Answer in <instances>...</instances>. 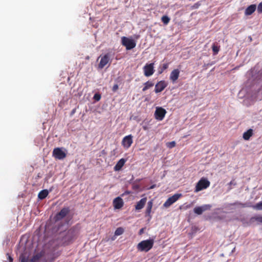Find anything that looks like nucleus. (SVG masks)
I'll return each mask as SVG.
<instances>
[{"instance_id": "nucleus-1", "label": "nucleus", "mask_w": 262, "mask_h": 262, "mask_svg": "<svg viewBox=\"0 0 262 262\" xmlns=\"http://www.w3.org/2000/svg\"><path fill=\"white\" fill-rule=\"evenodd\" d=\"M80 230L81 227L79 224H77L69 229L61 238L63 245L68 246L73 243L78 238Z\"/></svg>"}, {"instance_id": "nucleus-2", "label": "nucleus", "mask_w": 262, "mask_h": 262, "mask_svg": "<svg viewBox=\"0 0 262 262\" xmlns=\"http://www.w3.org/2000/svg\"><path fill=\"white\" fill-rule=\"evenodd\" d=\"M154 244V239L150 238L140 242L137 246L138 251L147 252L152 249Z\"/></svg>"}, {"instance_id": "nucleus-3", "label": "nucleus", "mask_w": 262, "mask_h": 262, "mask_svg": "<svg viewBox=\"0 0 262 262\" xmlns=\"http://www.w3.org/2000/svg\"><path fill=\"white\" fill-rule=\"evenodd\" d=\"M210 184V182L207 178H202L196 183L194 192H198L203 189L207 188Z\"/></svg>"}, {"instance_id": "nucleus-4", "label": "nucleus", "mask_w": 262, "mask_h": 262, "mask_svg": "<svg viewBox=\"0 0 262 262\" xmlns=\"http://www.w3.org/2000/svg\"><path fill=\"white\" fill-rule=\"evenodd\" d=\"M122 45L125 47L126 50H129L134 48L136 46V42L132 39L123 36L121 38Z\"/></svg>"}, {"instance_id": "nucleus-5", "label": "nucleus", "mask_w": 262, "mask_h": 262, "mask_svg": "<svg viewBox=\"0 0 262 262\" xmlns=\"http://www.w3.org/2000/svg\"><path fill=\"white\" fill-rule=\"evenodd\" d=\"M143 69L145 76L149 77L151 76L155 72L154 63H146Z\"/></svg>"}, {"instance_id": "nucleus-6", "label": "nucleus", "mask_w": 262, "mask_h": 262, "mask_svg": "<svg viewBox=\"0 0 262 262\" xmlns=\"http://www.w3.org/2000/svg\"><path fill=\"white\" fill-rule=\"evenodd\" d=\"M53 156L57 159H63L66 157V152L61 148L56 147L53 149Z\"/></svg>"}, {"instance_id": "nucleus-7", "label": "nucleus", "mask_w": 262, "mask_h": 262, "mask_svg": "<svg viewBox=\"0 0 262 262\" xmlns=\"http://www.w3.org/2000/svg\"><path fill=\"white\" fill-rule=\"evenodd\" d=\"M181 196H182L181 194H179V193L174 194L172 196L169 197L166 201V202L163 204V206L165 208H168L173 203L176 202Z\"/></svg>"}, {"instance_id": "nucleus-8", "label": "nucleus", "mask_w": 262, "mask_h": 262, "mask_svg": "<svg viewBox=\"0 0 262 262\" xmlns=\"http://www.w3.org/2000/svg\"><path fill=\"white\" fill-rule=\"evenodd\" d=\"M101 57L100 62L98 64V69H102L107 63L111 62L110 55L109 54H106L103 56H100Z\"/></svg>"}, {"instance_id": "nucleus-9", "label": "nucleus", "mask_w": 262, "mask_h": 262, "mask_svg": "<svg viewBox=\"0 0 262 262\" xmlns=\"http://www.w3.org/2000/svg\"><path fill=\"white\" fill-rule=\"evenodd\" d=\"M133 137L132 135H129L123 138L121 144L124 148L128 149L130 147L133 142Z\"/></svg>"}, {"instance_id": "nucleus-10", "label": "nucleus", "mask_w": 262, "mask_h": 262, "mask_svg": "<svg viewBox=\"0 0 262 262\" xmlns=\"http://www.w3.org/2000/svg\"><path fill=\"white\" fill-rule=\"evenodd\" d=\"M70 212L69 208H63L55 216V221H58L63 219Z\"/></svg>"}, {"instance_id": "nucleus-11", "label": "nucleus", "mask_w": 262, "mask_h": 262, "mask_svg": "<svg viewBox=\"0 0 262 262\" xmlns=\"http://www.w3.org/2000/svg\"><path fill=\"white\" fill-rule=\"evenodd\" d=\"M166 113V111L164 108L162 107H158L155 111V117L159 120H162L164 118Z\"/></svg>"}, {"instance_id": "nucleus-12", "label": "nucleus", "mask_w": 262, "mask_h": 262, "mask_svg": "<svg viewBox=\"0 0 262 262\" xmlns=\"http://www.w3.org/2000/svg\"><path fill=\"white\" fill-rule=\"evenodd\" d=\"M211 207V205L209 204L196 207L194 208V212L196 214L200 215L202 214L204 211L210 210Z\"/></svg>"}, {"instance_id": "nucleus-13", "label": "nucleus", "mask_w": 262, "mask_h": 262, "mask_svg": "<svg viewBox=\"0 0 262 262\" xmlns=\"http://www.w3.org/2000/svg\"><path fill=\"white\" fill-rule=\"evenodd\" d=\"M167 83L164 80H162L158 82L155 85V93H158L161 92L162 91L164 90V89L167 86Z\"/></svg>"}, {"instance_id": "nucleus-14", "label": "nucleus", "mask_w": 262, "mask_h": 262, "mask_svg": "<svg viewBox=\"0 0 262 262\" xmlns=\"http://www.w3.org/2000/svg\"><path fill=\"white\" fill-rule=\"evenodd\" d=\"M180 73V70L178 69H174L171 71L170 74L169 79L172 83H174L177 80L179 77Z\"/></svg>"}, {"instance_id": "nucleus-15", "label": "nucleus", "mask_w": 262, "mask_h": 262, "mask_svg": "<svg viewBox=\"0 0 262 262\" xmlns=\"http://www.w3.org/2000/svg\"><path fill=\"white\" fill-rule=\"evenodd\" d=\"M113 205L115 209H120L123 206V200L120 197L115 198L113 201Z\"/></svg>"}, {"instance_id": "nucleus-16", "label": "nucleus", "mask_w": 262, "mask_h": 262, "mask_svg": "<svg viewBox=\"0 0 262 262\" xmlns=\"http://www.w3.org/2000/svg\"><path fill=\"white\" fill-rule=\"evenodd\" d=\"M126 162V160L122 158L120 159L116 164V165L114 167V169L115 171H119L121 169L122 167L124 166L125 163Z\"/></svg>"}, {"instance_id": "nucleus-17", "label": "nucleus", "mask_w": 262, "mask_h": 262, "mask_svg": "<svg viewBox=\"0 0 262 262\" xmlns=\"http://www.w3.org/2000/svg\"><path fill=\"white\" fill-rule=\"evenodd\" d=\"M146 200L147 199L144 198L141 199L139 202H138L136 205L135 206L136 209L139 210L142 209L146 204Z\"/></svg>"}, {"instance_id": "nucleus-18", "label": "nucleus", "mask_w": 262, "mask_h": 262, "mask_svg": "<svg viewBox=\"0 0 262 262\" xmlns=\"http://www.w3.org/2000/svg\"><path fill=\"white\" fill-rule=\"evenodd\" d=\"M256 7L255 5H251L248 7L245 11L246 15H250L252 14L256 10Z\"/></svg>"}, {"instance_id": "nucleus-19", "label": "nucleus", "mask_w": 262, "mask_h": 262, "mask_svg": "<svg viewBox=\"0 0 262 262\" xmlns=\"http://www.w3.org/2000/svg\"><path fill=\"white\" fill-rule=\"evenodd\" d=\"M253 135V130L252 129H249L248 130L244 133L243 137L244 140H248Z\"/></svg>"}, {"instance_id": "nucleus-20", "label": "nucleus", "mask_w": 262, "mask_h": 262, "mask_svg": "<svg viewBox=\"0 0 262 262\" xmlns=\"http://www.w3.org/2000/svg\"><path fill=\"white\" fill-rule=\"evenodd\" d=\"M48 194H49V192H48V190L44 189V190L40 191L39 192V193L38 194V197L40 200H43L47 196Z\"/></svg>"}, {"instance_id": "nucleus-21", "label": "nucleus", "mask_w": 262, "mask_h": 262, "mask_svg": "<svg viewBox=\"0 0 262 262\" xmlns=\"http://www.w3.org/2000/svg\"><path fill=\"white\" fill-rule=\"evenodd\" d=\"M144 86L143 87L142 89V91L145 92L147 90L150 89V88L152 87L154 85V83L150 81H148L144 83Z\"/></svg>"}, {"instance_id": "nucleus-22", "label": "nucleus", "mask_w": 262, "mask_h": 262, "mask_svg": "<svg viewBox=\"0 0 262 262\" xmlns=\"http://www.w3.org/2000/svg\"><path fill=\"white\" fill-rule=\"evenodd\" d=\"M43 256V254L41 252L38 253L34 255L32 258L31 259L30 261H39V259L42 257Z\"/></svg>"}, {"instance_id": "nucleus-23", "label": "nucleus", "mask_w": 262, "mask_h": 262, "mask_svg": "<svg viewBox=\"0 0 262 262\" xmlns=\"http://www.w3.org/2000/svg\"><path fill=\"white\" fill-rule=\"evenodd\" d=\"M152 205L153 204L151 201H149L147 203V206L146 209V214L148 215H149L151 213Z\"/></svg>"}, {"instance_id": "nucleus-24", "label": "nucleus", "mask_w": 262, "mask_h": 262, "mask_svg": "<svg viewBox=\"0 0 262 262\" xmlns=\"http://www.w3.org/2000/svg\"><path fill=\"white\" fill-rule=\"evenodd\" d=\"M20 262H28V256L25 253H22L20 255L19 258Z\"/></svg>"}, {"instance_id": "nucleus-25", "label": "nucleus", "mask_w": 262, "mask_h": 262, "mask_svg": "<svg viewBox=\"0 0 262 262\" xmlns=\"http://www.w3.org/2000/svg\"><path fill=\"white\" fill-rule=\"evenodd\" d=\"M220 46H217L216 43H213L212 46V49L213 52V54L216 55L218 54L219 51H220Z\"/></svg>"}, {"instance_id": "nucleus-26", "label": "nucleus", "mask_w": 262, "mask_h": 262, "mask_svg": "<svg viewBox=\"0 0 262 262\" xmlns=\"http://www.w3.org/2000/svg\"><path fill=\"white\" fill-rule=\"evenodd\" d=\"M251 221L252 222L256 221L258 223H262V216L256 215V216H253L251 219Z\"/></svg>"}, {"instance_id": "nucleus-27", "label": "nucleus", "mask_w": 262, "mask_h": 262, "mask_svg": "<svg viewBox=\"0 0 262 262\" xmlns=\"http://www.w3.org/2000/svg\"><path fill=\"white\" fill-rule=\"evenodd\" d=\"M162 21L165 25H167L170 21V18L166 15H164L161 18Z\"/></svg>"}, {"instance_id": "nucleus-28", "label": "nucleus", "mask_w": 262, "mask_h": 262, "mask_svg": "<svg viewBox=\"0 0 262 262\" xmlns=\"http://www.w3.org/2000/svg\"><path fill=\"white\" fill-rule=\"evenodd\" d=\"M124 232V229L122 227H119L115 230V235L118 236L122 234Z\"/></svg>"}, {"instance_id": "nucleus-29", "label": "nucleus", "mask_w": 262, "mask_h": 262, "mask_svg": "<svg viewBox=\"0 0 262 262\" xmlns=\"http://www.w3.org/2000/svg\"><path fill=\"white\" fill-rule=\"evenodd\" d=\"M252 207L254 209L262 210V201L257 203L256 204L252 206Z\"/></svg>"}, {"instance_id": "nucleus-30", "label": "nucleus", "mask_w": 262, "mask_h": 262, "mask_svg": "<svg viewBox=\"0 0 262 262\" xmlns=\"http://www.w3.org/2000/svg\"><path fill=\"white\" fill-rule=\"evenodd\" d=\"M166 146L169 148H172L176 146V142L174 141L167 142L166 143Z\"/></svg>"}, {"instance_id": "nucleus-31", "label": "nucleus", "mask_w": 262, "mask_h": 262, "mask_svg": "<svg viewBox=\"0 0 262 262\" xmlns=\"http://www.w3.org/2000/svg\"><path fill=\"white\" fill-rule=\"evenodd\" d=\"M168 67V63H164L163 64L161 70L159 72L160 73H162L165 70L167 69Z\"/></svg>"}, {"instance_id": "nucleus-32", "label": "nucleus", "mask_w": 262, "mask_h": 262, "mask_svg": "<svg viewBox=\"0 0 262 262\" xmlns=\"http://www.w3.org/2000/svg\"><path fill=\"white\" fill-rule=\"evenodd\" d=\"M100 98H101V96L99 94H95L94 96V98L95 99V100L96 101H99L100 99Z\"/></svg>"}, {"instance_id": "nucleus-33", "label": "nucleus", "mask_w": 262, "mask_h": 262, "mask_svg": "<svg viewBox=\"0 0 262 262\" xmlns=\"http://www.w3.org/2000/svg\"><path fill=\"white\" fill-rule=\"evenodd\" d=\"M257 11L259 13H262V3H260L258 5Z\"/></svg>"}, {"instance_id": "nucleus-34", "label": "nucleus", "mask_w": 262, "mask_h": 262, "mask_svg": "<svg viewBox=\"0 0 262 262\" xmlns=\"http://www.w3.org/2000/svg\"><path fill=\"white\" fill-rule=\"evenodd\" d=\"M6 255L7 256V259L9 260V262H13V259L11 256V255L9 253H7Z\"/></svg>"}, {"instance_id": "nucleus-35", "label": "nucleus", "mask_w": 262, "mask_h": 262, "mask_svg": "<svg viewBox=\"0 0 262 262\" xmlns=\"http://www.w3.org/2000/svg\"><path fill=\"white\" fill-rule=\"evenodd\" d=\"M118 89V85L117 84H115L113 87V91L114 92L116 91Z\"/></svg>"}, {"instance_id": "nucleus-36", "label": "nucleus", "mask_w": 262, "mask_h": 262, "mask_svg": "<svg viewBox=\"0 0 262 262\" xmlns=\"http://www.w3.org/2000/svg\"><path fill=\"white\" fill-rule=\"evenodd\" d=\"M238 204L240 205L243 207H249V206L247 205L246 204H243V203H238Z\"/></svg>"}, {"instance_id": "nucleus-37", "label": "nucleus", "mask_w": 262, "mask_h": 262, "mask_svg": "<svg viewBox=\"0 0 262 262\" xmlns=\"http://www.w3.org/2000/svg\"><path fill=\"white\" fill-rule=\"evenodd\" d=\"M236 185V183L234 182V181H231L230 183H229V185Z\"/></svg>"}, {"instance_id": "nucleus-38", "label": "nucleus", "mask_w": 262, "mask_h": 262, "mask_svg": "<svg viewBox=\"0 0 262 262\" xmlns=\"http://www.w3.org/2000/svg\"><path fill=\"white\" fill-rule=\"evenodd\" d=\"M143 230H144V229H143V228H142V229H141L140 230V231H139V234H141L143 233Z\"/></svg>"}, {"instance_id": "nucleus-39", "label": "nucleus", "mask_w": 262, "mask_h": 262, "mask_svg": "<svg viewBox=\"0 0 262 262\" xmlns=\"http://www.w3.org/2000/svg\"><path fill=\"white\" fill-rule=\"evenodd\" d=\"M75 110H73L72 111V114H74V113H75Z\"/></svg>"}, {"instance_id": "nucleus-40", "label": "nucleus", "mask_w": 262, "mask_h": 262, "mask_svg": "<svg viewBox=\"0 0 262 262\" xmlns=\"http://www.w3.org/2000/svg\"><path fill=\"white\" fill-rule=\"evenodd\" d=\"M154 186H151V187H150V188H154Z\"/></svg>"}, {"instance_id": "nucleus-41", "label": "nucleus", "mask_w": 262, "mask_h": 262, "mask_svg": "<svg viewBox=\"0 0 262 262\" xmlns=\"http://www.w3.org/2000/svg\"><path fill=\"white\" fill-rule=\"evenodd\" d=\"M30 262H33V261H30ZM33 262H34V261H33ZM34 262H39V261H34Z\"/></svg>"}]
</instances>
